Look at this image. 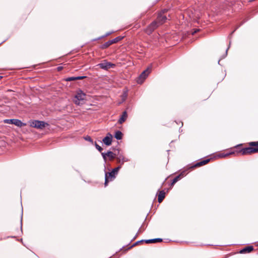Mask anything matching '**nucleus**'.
I'll return each mask as SVG.
<instances>
[{"instance_id":"nucleus-5","label":"nucleus","mask_w":258,"mask_h":258,"mask_svg":"<svg viewBox=\"0 0 258 258\" xmlns=\"http://www.w3.org/2000/svg\"><path fill=\"white\" fill-rule=\"evenodd\" d=\"M30 125L33 127L42 130L46 125H48V124L43 121L33 120L30 122Z\"/></svg>"},{"instance_id":"nucleus-17","label":"nucleus","mask_w":258,"mask_h":258,"mask_svg":"<svg viewBox=\"0 0 258 258\" xmlns=\"http://www.w3.org/2000/svg\"><path fill=\"white\" fill-rule=\"evenodd\" d=\"M114 137L117 140H121L122 137V134L120 131H116L115 133Z\"/></svg>"},{"instance_id":"nucleus-21","label":"nucleus","mask_w":258,"mask_h":258,"mask_svg":"<svg viewBox=\"0 0 258 258\" xmlns=\"http://www.w3.org/2000/svg\"><path fill=\"white\" fill-rule=\"evenodd\" d=\"M76 80V77H69L66 79V81H72Z\"/></svg>"},{"instance_id":"nucleus-24","label":"nucleus","mask_w":258,"mask_h":258,"mask_svg":"<svg viewBox=\"0 0 258 258\" xmlns=\"http://www.w3.org/2000/svg\"><path fill=\"white\" fill-rule=\"evenodd\" d=\"M85 139L86 140V141H89L90 142H93V141L92 140V139L89 136H87L85 138Z\"/></svg>"},{"instance_id":"nucleus-25","label":"nucleus","mask_w":258,"mask_h":258,"mask_svg":"<svg viewBox=\"0 0 258 258\" xmlns=\"http://www.w3.org/2000/svg\"><path fill=\"white\" fill-rule=\"evenodd\" d=\"M86 77L85 76H81V77H76V80H81L84 78H85Z\"/></svg>"},{"instance_id":"nucleus-20","label":"nucleus","mask_w":258,"mask_h":258,"mask_svg":"<svg viewBox=\"0 0 258 258\" xmlns=\"http://www.w3.org/2000/svg\"><path fill=\"white\" fill-rule=\"evenodd\" d=\"M14 119H7L4 120V123L8 124H14Z\"/></svg>"},{"instance_id":"nucleus-19","label":"nucleus","mask_w":258,"mask_h":258,"mask_svg":"<svg viewBox=\"0 0 258 258\" xmlns=\"http://www.w3.org/2000/svg\"><path fill=\"white\" fill-rule=\"evenodd\" d=\"M209 161H210L209 159H206V160H203L202 161H201V162L197 163V164L195 166H200L205 165L207 163H208Z\"/></svg>"},{"instance_id":"nucleus-9","label":"nucleus","mask_w":258,"mask_h":258,"mask_svg":"<svg viewBox=\"0 0 258 258\" xmlns=\"http://www.w3.org/2000/svg\"><path fill=\"white\" fill-rule=\"evenodd\" d=\"M121 37H117L112 40H109L103 44V45L102 46V48H103V49L106 48L108 47V46H109L110 45H111V44L117 42L120 40H121Z\"/></svg>"},{"instance_id":"nucleus-13","label":"nucleus","mask_w":258,"mask_h":258,"mask_svg":"<svg viewBox=\"0 0 258 258\" xmlns=\"http://www.w3.org/2000/svg\"><path fill=\"white\" fill-rule=\"evenodd\" d=\"M18 127H22L26 125V123L22 122L20 120L14 119V124Z\"/></svg>"},{"instance_id":"nucleus-8","label":"nucleus","mask_w":258,"mask_h":258,"mask_svg":"<svg viewBox=\"0 0 258 258\" xmlns=\"http://www.w3.org/2000/svg\"><path fill=\"white\" fill-rule=\"evenodd\" d=\"M101 155L105 161L106 160V156L108 157L110 160H112L117 156L116 153H114L111 151H108L106 153H102Z\"/></svg>"},{"instance_id":"nucleus-18","label":"nucleus","mask_w":258,"mask_h":258,"mask_svg":"<svg viewBox=\"0 0 258 258\" xmlns=\"http://www.w3.org/2000/svg\"><path fill=\"white\" fill-rule=\"evenodd\" d=\"M183 175V173H181L180 175H179L177 176H176L172 180L171 185L173 186L177 181H178L180 179V176Z\"/></svg>"},{"instance_id":"nucleus-6","label":"nucleus","mask_w":258,"mask_h":258,"mask_svg":"<svg viewBox=\"0 0 258 258\" xmlns=\"http://www.w3.org/2000/svg\"><path fill=\"white\" fill-rule=\"evenodd\" d=\"M151 72V69L147 68L146 70L143 71L138 79L137 82L138 84H142L144 80L146 78L148 75Z\"/></svg>"},{"instance_id":"nucleus-27","label":"nucleus","mask_w":258,"mask_h":258,"mask_svg":"<svg viewBox=\"0 0 258 258\" xmlns=\"http://www.w3.org/2000/svg\"><path fill=\"white\" fill-rule=\"evenodd\" d=\"M199 30H197L196 31H195L194 32H192V34H194V33H196Z\"/></svg>"},{"instance_id":"nucleus-12","label":"nucleus","mask_w":258,"mask_h":258,"mask_svg":"<svg viewBox=\"0 0 258 258\" xmlns=\"http://www.w3.org/2000/svg\"><path fill=\"white\" fill-rule=\"evenodd\" d=\"M127 117V112L126 111L123 112L121 117L118 120V123L119 124H122L123 122H124Z\"/></svg>"},{"instance_id":"nucleus-22","label":"nucleus","mask_w":258,"mask_h":258,"mask_svg":"<svg viewBox=\"0 0 258 258\" xmlns=\"http://www.w3.org/2000/svg\"><path fill=\"white\" fill-rule=\"evenodd\" d=\"M234 154V152H230L229 153H227V154H221V155H220V157H226L229 155H231V154Z\"/></svg>"},{"instance_id":"nucleus-1","label":"nucleus","mask_w":258,"mask_h":258,"mask_svg":"<svg viewBox=\"0 0 258 258\" xmlns=\"http://www.w3.org/2000/svg\"><path fill=\"white\" fill-rule=\"evenodd\" d=\"M167 10L164 9L162 11L161 13L158 14L157 19L152 22L146 29V32L148 34H151L156 28H157L160 25L164 23L167 20V18L164 14L167 12Z\"/></svg>"},{"instance_id":"nucleus-23","label":"nucleus","mask_w":258,"mask_h":258,"mask_svg":"<svg viewBox=\"0 0 258 258\" xmlns=\"http://www.w3.org/2000/svg\"><path fill=\"white\" fill-rule=\"evenodd\" d=\"M95 147L96 149L100 152H101V151L103 150V149L99 146L97 143H95Z\"/></svg>"},{"instance_id":"nucleus-14","label":"nucleus","mask_w":258,"mask_h":258,"mask_svg":"<svg viewBox=\"0 0 258 258\" xmlns=\"http://www.w3.org/2000/svg\"><path fill=\"white\" fill-rule=\"evenodd\" d=\"M165 192L163 190L159 191L158 198V201L159 203H161L165 198Z\"/></svg>"},{"instance_id":"nucleus-2","label":"nucleus","mask_w":258,"mask_h":258,"mask_svg":"<svg viewBox=\"0 0 258 258\" xmlns=\"http://www.w3.org/2000/svg\"><path fill=\"white\" fill-rule=\"evenodd\" d=\"M249 145L250 147L241 149L238 153L244 155L258 152V142H250Z\"/></svg>"},{"instance_id":"nucleus-28","label":"nucleus","mask_w":258,"mask_h":258,"mask_svg":"<svg viewBox=\"0 0 258 258\" xmlns=\"http://www.w3.org/2000/svg\"><path fill=\"white\" fill-rule=\"evenodd\" d=\"M60 69H61V68H60V67H58V70H60Z\"/></svg>"},{"instance_id":"nucleus-4","label":"nucleus","mask_w":258,"mask_h":258,"mask_svg":"<svg viewBox=\"0 0 258 258\" xmlns=\"http://www.w3.org/2000/svg\"><path fill=\"white\" fill-rule=\"evenodd\" d=\"M86 98V94L83 93L81 90L77 91L76 95H75L74 102L77 105H80L83 104V102Z\"/></svg>"},{"instance_id":"nucleus-26","label":"nucleus","mask_w":258,"mask_h":258,"mask_svg":"<svg viewBox=\"0 0 258 258\" xmlns=\"http://www.w3.org/2000/svg\"><path fill=\"white\" fill-rule=\"evenodd\" d=\"M126 97V94H124V95H123V100H125Z\"/></svg>"},{"instance_id":"nucleus-11","label":"nucleus","mask_w":258,"mask_h":258,"mask_svg":"<svg viewBox=\"0 0 258 258\" xmlns=\"http://www.w3.org/2000/svg\"><path fill=\"white\" fill-rule=\"evenodd\" d=\"M119 151H118V153L117 154V157H116V160L117 161V162L123 164L124 162H127L128 161V159L125 157L123 155L119 154Z\"/></svg>"},{"instance_id":"nucleus-15","label":"nucleus","mask_w":258,"mask_h":258,"mask_svg":"<svg viewBox=\"0 0 258 258\" xmlns=\"http://www.w3.org/2000/svg\"><path fill=\"white\" fill-rule=\"evenodd\" d=\"M253 249V247L252 246H249L245 247L240 251V253H246L251 252Z\"/></svg>"},{"instance_id":"nucleus-7","label":"nucleus","mask_w":258,"mask_h":258,"mask_svg":"<svg viewBox=\"0 0 258 258\" xmlns=\"http://www.w3.org/2000/svg\"><path fill=\"white\" fill-rule=\"evenodd\" d=\"M97 66L99 67L100 68L105 70H107L110 68H114L115 66V64L113 63H112L110 62H108L106 60H104L102 63H99L97 64Z\"/></svg>"},{"instance_id":"nucleus-3","label":"nucleus","mask_w":258,"mask_h":258,"mask_svg":"<svg viewBox=\"0 0 258 258\" xmlns=\"http://www.w3.org/2000/svg\"><path fill=\"white\" fill-rule=\"evenodd\" d=\"M120 168V166H118L117 167L114 168L111 172L105 173V180L104 183L105 186L108 185V183L109 180L112 181L115 178V175L117 174Z\"/></svg>"},{"instance_id":"nucleus-10","label":"nucleus","mask_w":258,"mask_h":258,"mask_svg":"<svg viewBox=\"0 0 258 258\" xmlns=\"http://www.w3.org/2000/svg\"><path fill=\"white\" fill-rule=\"evenodd\" d=\"M112 136L110 133H108L107 136L103 139V143L107 145L110 146L112 143Z\"/></svg>"},{"instance_id":"nucleus-16","label":"nucleus","mask_w":258,"mask_h":258,"mask_svg":"<svg viewBox=\"0 0 258 258\" xmlns=\"http://www.w3.org/2000/svg\"><path fill=\"white\" fill-rule=\"evenodd\" d=\"M162 241V239L161 238H155V239L146 240L145 242L146 243H155V242H161Z\"/></svg>"}]
</instances>
